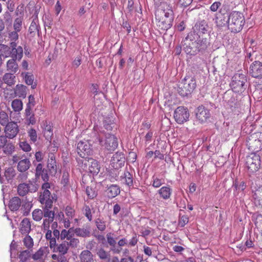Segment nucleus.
<instances>
[{"instance_id": "a211bd4d", "label": "nucleus", "mask_w": 262, "mask_h": 262, "mask_svg": "<svg viewBox=\"0 0 262 262\" xmlns=\"http://www.w3.org/2000/svg\"><path fill=\"white\" fill-rule=\"evenodd\" d=\"M77 152L81 158H86L90 152L89 145L83 142L80 141L77 144Z\"/></svg>"}, {"instance_id": "39448f33", "label": "nucleus", "mask_w": 262, "mask_h": 262, "mask_svg": "<svg viewBox=\"0 0 262 262\" xmlns=\"http://www.w3.org/2000/svg\"><path fill=\"white\" fill-rule=\"evenodd\" d=\"M245 23V18L242 13L233 11L228 15V28L232 32H240Z\"/></svg>"}, {"instance_id": "1a4fd4ad", "label": "nucleus", "mask_w": 262, "mask_h": 262, "mask_svg": "<svg viewBox=\"0 0 262 262\" xmlns=\"http://www.w3.org/2000/svg\"><path fill=\"white\" fill-rule=\"evenodd\" d=\"M161 14L164 15L159 21V26L161 29L167 30L171 27L173 21V12L171 9H168L166 11L163 10L160 12Z\"/></svg>"}, {"instance_id": "393cba45", "label": "nucleus", "mask_w": 262, "mask_h": 262, "mask_svg": "<svg viewBox=\"0 0 262 262\" xmlns=\"http://www.w3.org/2000/svg\"><path fill=\"white\" fill-rule=\"evenodd\" d=\"M160 197L164 200H168L170 198L172 189L169 186H163L158 191Z\"/></svg>"}, {"instance_id": "a19ab883", "label": "nucleus", "mask_w": 262, "mask_h": 262, "mask_svg": "<svg viewBox=\"0 0 262 262\" xmlns=\"http://www.w3.org/2000/svg\"><path fill=\"white\" fill-rule=\"evenodd\" d=\"M5 126L4 131H19L16 122L13 121L8 122Z\"/></svg>"}, {"instance_id": "bf43d9fd", "label": "nucleus", "mask_w": 262, "mask_h": 262, "mask_svg": "<svg viewBox=\"0 0 262 262\" xmlns=\"http://www.w3.org/2000/svg\"><path fill=\"white\" fill-rule=\"evenodd\" d=\"M44 254V250L40 248L36 251L32 256V258L34 260H38L42 258Z\"/></svg>"}, {"instance_id": "774afa93", "label": "nucleus", "mask_w": 262, "mask_h": 262, "mask_svg": "<svg viewBox=\"0 0 262 262\" xmlns=\"http://www.w3.org/2000/svg\"><path fill=\"white\" fill-rule=\"evenodd\" d=\"M75 211L71 207L67 206L66 208V214L69 219H72L74 215Z\"/></svg>"}, {"instance_id": "9b49d317", "label": "nucleus", "mask_w": 262, "mask_h": 262, "mask_svg": "<svg viewBox=\"0 0 262 262\" xmlns=\"http://www.w3.org/2000/svg\"><path fill=\"white\" fill-rule=\"evenodd\" d=\"M189 114L187 108L184 106H179L174 112L173 117L176 122L181 124L186 121L188 119Z\"/></svg>"}, {"instance_id": "a878e982", "label": "nucleus", "mask_w": 262, "mask_h": 262, "mask_svg": "<svg viewBox=\"0 0 262 262\" xmlns=\"http://www.w3.org/2000/svg\"><path fill=\"white\" fill-rule=\"evenodd\" d=\"M68 243V241H64L61 244L57 245L56 248L54 250V252H58L61 255L66 254L69 249Z\"/></svg>"}, {"instance_id": "f257e3e1", "label": "nucleus", "mask_w": 262, "mask_h": 262, "mask_svg": "<svg viewBox=\"0 0 262 262\" xmlns=\"http://www.w3.org/2000/svg\"><path fill=\"white\" fill-rule=\"evenodd\" d=\"M208 30V25L205 20L196 23L193 31L189 33L181 42L187 54L195 55L199 53H204L210 46L208 39L205 37Z\"/></svg>"}, {"instance_id": "f704fd0d", "label": "nucleus", "mask_w": 262, "mask_h": 262, "mask_svg": "<svg viewBox=\"0 0 262 262\" xmlns=\"http://www.w3.org/2000/svg\"><path fill=\"white\" fill-rule=\"evenodd\" d=\"M25 82L28 85H31V88L34 89L36 87V84L33 83L34 76L30 73H26L24 76Z\"/></svg>"}, {"instance_id": "ea45409f", "label": "nucleus", "mask_w": 262, "mask_h": 262, "mask_svg": "<svg viewBox=\"0 0 262 262\" xmlns=\"http://www.w3.org/2000/svg\"><path fill=\"white\" fill-rule=\"evenodd\" d=\"M11 106L14 111L19 112L23 108V102L18 99H15L12 101Z\"/></svg>"}, {"instance_id": "c9c22d12", "label": "nucleus", "mask_w": 262, "mask_h": 262, "mask_svg": "<svg viewBox=\"0 0 262 262\" xmlns=\"http://www.w3.org/2000/svg\"><path fill=\"white\" fill-rule=\"evenodd\" d=\"M40 30V27L39 23L37 22V20H32L30 26L29 28V32L30 34H35L36 32L39 33Z\"/></svg>"}, {"instance_id": "4d7b16f0", "label": "nucleus", "mask_w": 262, "mask_h": 262, "mask_svg": "<svg viewBox=\"0 0 262 262\" xmlns=\"http://www.w3.org/2000/svg\"><path fill=\"white\" fill-rule=\"evenodd\" d=\"M143 252L145 254L148 256H151L152 253L156 251L155 249H154V246L148 247L147 246H143Z\"/></svg>"}, {"instance_id": "603ef678", "label": "nucleus", "mask_w": 262, "mask_h": 262, "mask_svg": "<svg viewBox=\"0 0 262 262\" xmlns=\"http://www.w3.org/2000/svg\"><path fill=\"white\" fill-rule=\"evenodd\" d=\"M86 193L88 197L91 199H93L97 195V192L95 190V188L87 187L86 188Z\"/></svg>"}, {"instance_id": "58836bf2", "label": "nucleus", "mask_w": 262, "mask_h": 262, "mask_svg": "<svg viewBox=\"0 0 262 262\" xmlns=\"http://www.w3.org/2000/svg\"><path fill=\"white\" fill-rule=\"evenodd\" d=\"M2 148L4 152L7 155H11L15 149V147L12 143L7 142Z\"/></svg>"}, {"instance_id": "f03ea898", "label": "nucleus", "mask_w": 262, "mask_h": 262, "mask_svg": "<svg viewBox=\"0 0 262 262\" xmlns=\"http://www.w3.org/2000/svg\"><path fill=\"white\" fill-rule=\"evenodd\" d=\"M196 87V81L195 75L188 73L185 77L179 82L178 94L183 97H188Z\"/></svg>"}, {"instance_id": "a18cd8bd", "label": "nucleus", "mask_w": 262, "mask_h": 262, "mask_svg": "<svg viewBox=\"0 0 262 262\" xmlns=\"http://www.w3.org/2000/svg\"><path fill=\"white\" fill-rule=\"evenodd\" d=\"M103 126L107 130H117V125L114 122H111L110 120H105L103 122Z\"/></svg>"}, {"instance_id": "c03bdc74", "label": "nucleus", "mask_w": 262, "mask_h": 262, "mask_svg": "<svg viewBox=\"0 0 262 262\" xmlns=\"http://www.w3.org/2000/svg\"><path fill=\"white\" fill-rule=\"evenodd\" d=\"M23 17H18L15 19L13 28L16 32H19L22 28Z\"/></svg>"}, {"instance_id": "7ed1b4c3", "label": "nucleus", "mask_w": 262, "mask_h": 262, "mask_svg": "<svg viewBox=\"0 0 262 262\" xmlns=\"http://www.w3.org/2000/svg\"><path fill=\"white\" fill-rule=\"evenodd\" d=\"M248 85L247 73L238 71L232 76L230 86L232 90L236 93L242 94L247 89Z\"/></svg>"}, {"instance_id": "052dcab7", "label": "nucleus", "mask_w": 262, "mask_h": 262, "mask_svg": "<svg viewBox=\"0 0 262 262\" xmlns=\"http://www.w3.org/2000/svg\"><path fill=\"white\" fill-rule=\"evenodd\" d=\"M84 214L89 221H91L92 220V215L91 213V210L90 207L86 205L84 208Z\"/></svg>"}, {"instance_id": "49530a36", "label": "nucleus", "mask_w": 262, "mask_h": 262, "mask_svg": "<svg viewBox=\"0 0 262 262\" xmlns=\"http://www.w3.org/2000/svg\"><path fill=\"white\" fill-rule=\"evenodd\" d=\"M3 19L6 25L11 26L12 23V16L10 12L7 11L3 14Z\"/></svg>"}, {"instance_id": "4c0bfd02", "label": "nucleus", "mask_w": 262, "mask_h": 262, "mask_svg": "<svg viewBox=\"0 0 262 262\" xmlns=\"http://www.w3.org/2000/svg\"><path fill=\"white\" fill-rule=\"evenodd\" d=\"M43 216V210L36 209L32 212V217L35 221H40Z\"/></svg>"}, {"instance_id": "79ce46f5", "label": "nucleus", "mask_w": 262, "mask_h": 262, "mask_svg": "<svg viewBox=\"0 0 262 262\" xmlns=\"http://www.w3.org/2000/svg\"><path fill=\"white\" fill-rule=\"evenodd\" d=\"M227 17H228V15ZM215 23L218 27H222L225 26L227 24H228V18H227L224 15L216 17Z\"/></svg>"}, {"instance_id": "e433bc0d", "label": "nucleus", "mask_w": 262, "mask_h": 262, "mask_svg": "<svg viewBox=\"0 0 262 262\" xmlns=\"http://www.w3.org/2000/svg\"><path fill=\"white\" fill-rule=\"evenodd\" d=\"M15 76L13 74L6 73L3 76V79L4 82L9 86L14 84Z\"/></svg>"}, {"instance_id": "3c124183", "label": "nucleus", "mask_w": 262, "mask_h": 262, "mask_svg": "<svg viewBox=\"0 0 262 262\" xmlns=\"http://www.w3.org/2000/svg\"><path fill=\"white\" fill-rule=\"evenodd\" d=\"M153 231V229L149 227H142L140 230L141 235L144 237H146L149 235L151 232Z\"/></svg>"}, {"instance_id": "4be33fe9", "label": "nucleus", "mask_w": 262, "mask_h": 262, "mask_svg": "<svg viewBox=\"0 0 262 262\" xmlns=\"http://www.w3.org/2000/svg\"><path fill=\"white\" fill-rule=\"evenodd\" d=\"M80 262H94V255L88 250H84L81 251L79 255Z\"/></svg>"}, {"instance_id": "864d4df0", "label": "nucleus", "mask_w": 262, "mask_h": 262, "mask_svg": "<svg viewBox=\"0 0 262 262\" xmlns=\"http://www.w3.org/2000/svg\"><path fill=\"white\" fill-rule=\"evenodd\" d=\"M254 195L255 199H257L259 205L262 207V186L255 191Z\"/></svg>"}, {"instance_id": "0eeeda50", "label": "nucleus", "mask_w": 262, "mask_h": 262, "mask_svg": "<svg viewBox=\"0 0 262 262\" xmlns=\"http://www.w3.org/2000/svg\"><path fill=\"white\" fill-rule=\"evenodd\" d=\"M261 165L259 155L251 153L246 157V166L250 173H253L257 171Z\"/></svg>"}, {"instance_id": "6e6552de", "label": "nucleus", "mask_w": 262, "mask_h": 262, "mask_svg": "<svg viewBox=\"0 0 262 262\" xmlns=\"http://www.w3.org/2000/svg\"><path fill=\"white\" fill-rule=\"evenodd\" d=\"M51 188V185L49 183H44L41 186L43 192L40 193L39 197L40 203L46 207H52L54 197L49 189Z\"/></svg>"}, {"instance_id": "aec40b11", "label": "nucleus", "mask_w": 262, "mask_h": 262, "mask_svg": "<svg viewBox=\"0 0 262 262\" xmlns=\"http://www.w3.org/2000/svg\"><path fill=\"white\" fill-rule=\"evenodd\" d=\"M120 181L128 187L132 186L134 181L133 173L126 169L120 176Z\"/></svg>"}, {"instance_id": "c85d7f7f", "label": "nucleus", "mask_w": 262, "mask_h": 262, "mask_svg": "<svg viewBox=\"0 0 262 262\" xmlns=\"http://www.w3.org/2000/svg\"><path fill=\"white\" fill-rule=\"evenodd\" d=\"M20 205L21 200L17 196L12 198L9 201V207L11 211H17L20 207Z\"/></svg>"}, {"instance_id": "f8f14e48", "label": "nucleus", "mask_w": 262, "mask_h": 262, "mask_svg": "<svg viewBox=\"0 0 262 262\" xmlns=\"http://www.w3.org/2000/svg\"><path fill=\"white\" fill-rule=\"evenodd\" d=\"M37 190L35 184L31 181H29L28 183H20L17 187V192L22 196L26 195L28 192H34Z\"/></svg>"}, {"instance_id": "e2e57ef3", "label": "nucleus", "mask_w": 262, "mask_h": 262, "mask_svg": "<svg viewBox=\"0 0 262 262\" xmlns=\"http://www.w3.org/2000/svg\"><path fill=\"white\" fill-rule=\"evenodd\" d=\"M18 32L16 31L11 32L9 34V38L10 39V42H16V41L18 39V35L17 33Z\"/></svg>"}, {"instance_id": "5fc2aeb1", "label": "nucleus", "mask_w": 262, "mask_h": 262, "mask_svg": "<svg viewBox=\"0 0 262 262\" xmlns=\"http://www.w3.org/2000/svg\"><path fill=\"white\" fill-rule=\"evenodd\" d=\"M30 256V251L29 250H26L21 251L19 254L18 257L20 261L22 262L26 261Z\"/></svg>"}, {"instance_id": "9d476101", "label": "nucleus", "mask_w": 262, "mask_h": 262, "mask_svg": "<svg viewBox=\"0 0 262 262\" xmlns=\"http://www.w3.org/2000/svg\"><path fill=\"white\" fill-rule=\"evenodd\" d=\"M105 148L109 152L114 151L118 146V141L117 138L109 132L105 134Z\"/></svg>"}, {"instance_id": "de8ad7c7", "label": "nucleus", "mask_w": 262, "mask_h": 262, "mask_svg": "<svg viewBox=\"0 0 262 262\" xmlns=\"http://www.w3.org/2000/svg\"><path fill=\"white\" fill-rule=\"evenodd\" d=\"M15 174V171L14 169L10 167H8L5 172V176L7 180H10L13 179Z\"/></svg>"}, {"instance_id": "4468645a", "label": "nucleus", "mask_w": 262, "mask_h": 262, "mask_svg": "<svg viewBox=\"0 0 262 262\" xmlns=\"http://www.w3.org/2000/svg\"><path fill=\"white\" fill-rule=\"evenodd\" d=\"M195 116L201 123L205 122L210 117V111L202 105L199 106L196 110Z\"/></svg>"}, {"instance_id": "dca6fc26", "label": "nucleus", "mask_w": 262, "mask_h": 262, "mask_svg": "<svg viewBox=\"0 0 262 262\" xmlns=\"http://www.w3.org/2000/svg\"><path fill=\"white\" fill-rule=\"evenodd\" d=\"M250 74L252 77L255 78H262V63L255 61L250 67Z\"/></svg>"}, {"instance_id": "13d9d810", "label": "nucleus", "mask_w": 262, "mask_h": 262, "mask_svg": "<svg viewBox=\"0 0 262 262\" xmlns=\"http://www.w3.org/2000/svg\"><path fill=\"white\" fill-rule=\"evenodd\" d=\"M152 186L156 188L159 187L164 183L163 180L160 179L155 176L152 177Z\"/></svg>"}, {"instance_id": "b1692460", "label": "nucleus", "mask_w": 262, "mask_h": 262, "mask_svg": "<svg viewBox=\"0 0 262 262\" xmlns=\"http://www.w3.org/2000/svg\"><path fill=\"white\" fill-rule=\"evenodd\" d=\"M89 170L90 173L93 174H97L100 171V165L98 162L93 159H90L89 161Z\"/></svg>"}, {"instance_id": "338daca9", "label": "nucleus", "mask_w": 262, "mask_h": 262, "mask_svg": "<svg viewBox=\"0 0 262 262\" xmlns=\"http://www.w3.org/2000/svg\"><path fill=\"white\" fill-rule=\"evenodd\" d=\"M72 234H69V231L66 229H63L60 233V239L61 240L67 239V241L69 239Z\"/></svg>"}, {"instance_id": "c756f323", "label": "nucleus", "mask_w": 262, "mask_h": 262, "mask_svg": "<svg viewBox=\"0 0 262 262\" xmlns=\"http://www.w3.org/2000/svg\"><path fill=\"white\" fill-rule=\"evenodd\" d=\"M52 207L43 206V214L45 219H47L50 221H53L55 217V210L56 208H54V210H50Z\"/></svg>"}, {"instance_id": "8fccbe9b", "label": "nucleus", "mask_w": 262, "mask_h": 262, "mask_svg": "<svg viewBox=\"0 0 262 262\" xmlns=\"http://www.w3.org/2000/svg\"><path fill=\"white\" fill-rule=\"evenodd\" d=\"M9 121L8 114L3 111L0 112V123L2 125L5 126Z\"/></svg>"}, {"instance_id": "69168bd1", "label": "nucleus", "mask_w": 262, "mask_h": 262, "mask_svg": "<svg viewBox=\"0 0 262 262\" xmlns=\"http://www.w3.org/2000/svg\"><path fill=\"white\" fill-rule=\"evenodd\" d=\"M228 103L232 110H233V108L238 107V104L237 102L236 101V100L234 98H231L228 101Z\"/></svg>"}, {"instance_id": "473e14b6", "label": "nucleus", "mask_w": 262, "mask_h": 262, "mask_svg": "<svg viewBox=\"0 0 262 262\" xmlns=\"http://www.w3.org/2000/svg\"><path fill=\"white\" fill-rule=\"evenodd\" d=\"M74 233L77 236L82 237L90 236L91 232L89 229L84 228H76L74 229Z\"/></svg>"}, {"instance_id": "cd10ccee", "label": "nucleus", "mask_w": 262, "mask_h": 262, "mask_svg": "<svg viewBox=\"0 0 262 262\" xmlns=\"http://www.w3.org/2000/svg\"><path fill=\"white\" fill-rule=\"evenodd\" d=\"M96 254L100 259L110 262L111 260V254L110 252L105 251L103 248L99 249L97 252Z\"/></svg>"}, {"instance_id": "2eb2a0df", "label": "nucleus", "mask_w": 262, "mask_h": 262, "mask_svg": "<svg viewBox=\"0 0 262 262\" xmlns=\"http://www.w3.org/2000/svg\"><path fill=\"white\" fill-rule=\"evenodd\" d=\"M106 238L107 243L111 246L110 251L113 253L119 254L122 251V248L117 247L116 238L114 237V233L112 232H109L106 234Z\"/></svg>"}, {"instance_id": "5701e85b", "label": "nucleus", "mask_w": 262, "mask_h": 262, "mask_svg": "<svg viewBox=\"0 0 262 262\" xmlns=\"http://www.w3.org/2000/svg\"><path fill=\"white\" fill-rule=\"evenodd\" d=\"M105 191L109 198H114L120 193V190L118 186L112 184L107 188Z\"/></svg>"}, {"instance_id": "680f3d73", "label": "nucleus", "mask_w": 262, "mask_h": 262, "mask_svg": "<svg viewBox=\"0 0 262 262\" xmlns=\"http://www.w3.org/2000/svg\"><path fill=\"white\" fill-rule=\"evenodd\" d=\"M189 219L187 216L183 215L182 216L179 221V225L181 227H184L186 224L188 223Z\"/></svg>"}, {"instance_id": "0e129e2a", "label": "nucleus", "mask_w": 262, "mask_h": 262, "mask_svg": "<svg viewBox=\"0 0 262 262\" xmlns=\"http://www.w3.org/2000/svg\"><path fill=\"white\" fill-rule=\"evenodd\" d=\"M20 147L25 151H29L31 148L29 143L26 141H22L19 143Z\"/></svg>"}, {"instance_id": "2f4dec72", "label": "nucleus", "mask_w": 262, "mask_h": 262, "mask_svg": "<svg viewBox=\"0 0 262 262\" xmlns=\"http://www.w3.org/2000/svg\"><path fill=\"white\" fill-rule=\"evenodd\" d=\"M4 133H5V135L0 136V148H2L7 142V138L9 139H13L16 136L17 132H12L11 133L9 132Z\"/></svg>"}, {"instance_id": "423d86ee", "label": "nucleus", "mask_w": 262, "mask_h": 262, "mask_svg": "<svg viewBox=\"0 0 262 262\" xmlns=\"http://www.w3.org/2000/svg\"><path fill=\"white\" fill-rule=\"evenodd\" d=\"M246 144L249 150L255 153L262 150V132H251L246 139Z\"/></svg>"}, {"instance_id": "7c9ffc66", "label": "nucleus", "mask_w": 262, "mask_h": 262, "mask_svg": "<svg viewBox=\"0 0 262 262\" xmlns=\"http://www.w3.org/2000/svg\"><path fill=\"white\" fill-rule=\"evenodd\" d=\"M27 89L26 86L23 84H17L14 90V93L16 96L25 98L27 95Z\"/></svg>"}, {"instance_id": "f3484780", "label": "nucleus", "mask_w": 262, "mask_h": 262, "mask_svg": "<svg viewBox=\"0 0 262 262\" xmlns=\"http://www.w3.org/2000/svg\"><path fill=\"white\" fill-rule=\"evenodd\" d=\"M35 176L38 178L41 177V179L45 182V183H48V181L49 180V176L48 172V170L43 168L42 164H38L36 168Z\"/></svg>"}, {"instance_id": "09e8293b", "label": "nucleus", "mask_w": 262, "mask_h": 262, "mask_svg": "<svg viewBox=\"0 0 262 262\" xmlns=\"http://www.w3.org/2000/svg\"><path fill=\"white\" fill-rule=\"evenodd\" d=\"M95 224L98 229L101 231H103L106 229V223L104 221L99 218L95 221Z\"/></svg>"}, {"instance_id": "37998d69", "label": "nucleus", "mask_w": 262, "mask_h": 262, "mask_svg": "<svg viewBox=\"0 0 262 262\" xmlns=\"http://www.w3.org/2000/svg\"><path fill=\"white\" fill-rule=\"evenodd\" d=\"M23 243L24 246L28 249H31L34 245L33 238L28 234L26 235L23 239Z\"/></svg>"}, {"instance_id": "bb28decb", "label": "nucleus", "mask_w": 262, "mask_h": 262, "mask_svg": "<svg viewBox=\"0 0 262 262\" xmlns=\"http://www.w3.org/2000/svg\"><path fill=\"white\" fill-rule=\"evenodd\" d=\"M30 165L31 163L28 159H23L18 162L17 169L20 172H25L30 168Z\"/></svg>"}, {"instance_id": "6ab92c4d", "label": "nucleus", "mask_w": 262, "mask_h": 262, "mask_svg": "<svg viewBox=\"0 0 262 262\" xmlns=\"http://www.w3.org/2000/svg\"><path fill=\"white\" fill-rule=\"evenodd\" d=\"M19 232L22 234H28L31 230V224L30 220L28 218L24 219L20 223Z\"/></svg>"}, {"instance_id": "412c9836", "label": "nucleus", "mask_w": 262, "mask_h": 262, "mask_svg": "<svg viewBox=\"0 0 262 262\" xmlns=\"http://www.w3.org/2000/svg\"><path fill=\"white\" fill-rule=\"evenodd\" d=\"M47 167L50 173H56V162L55 160V157L53 153L49 154V158L47 162Z\"/></svg>"}, {"instance_id": "20e7f679", "label": "nucleus", "mask_w": 262, "mask_h": 262, "mask_svg": "<svg viewBox=\"0 0 262 262\" xmlns=\"http://www.w3.org/2000/svg\"><path fill=\"white\" fill-rule=\"evenodd\" d=\"M0 53L5 57L11 56L18 61L21 60L23 56V48L17 46V43L14 42H10V46L0 44Z\"/></svg>"}, {"instance_id": "ddd939ff", "label": "nucleus", "mask_w": 262, "mask_h": 262, "mask_svg": "<svg viewBox=\"0 0 262 262\" xmlns=\"http://www.w3.org/2000/svg\"><path fill=\"white\" fill-rule=\"evenodd\" d=\"M125 158L124 154L117 152L111 158V164L115 169H119L124 166Z\"/></svg>"}, {"instance_id": "72a5a7b5", "label": "nucleus", "mask_w": 262, "mask_h": 262, "mask_svg": "<svg viewBox=\"0 0 262 262\" xmlns=\"http://www.w3.org/2000/svg\"><path fill=\"white\" fill-rule=\"evenodd\" d=\"M17 60L15 58L9 60L7 63V70L11 72L16 73L18 70V64L16 62Z\"/></svg>"}, {"instance_id": "6e6d98bb", "label": "nucleus", "mask_w": 262, "mask_h": 262, "mask_svg": "<svg viewBox=\"0 0 262 262\" xmlns=\"http://www.w3.org/2000/svg\"><path fill=\"white\" fill-rule=\"evenodd\" d=\"M67 241L69 242V247L71 246L72 248H76L79 243V239L73 237L72 235Z\"/></svg>"}]
</instances>
